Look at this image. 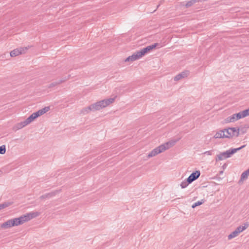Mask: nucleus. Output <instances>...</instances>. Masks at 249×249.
Listing matches in <instances>:
<instances>
[{"mask_svg":"<svg viewBox=\"0 0 249 249\" xmlns=\"http://www.w3.org/2000/svg\"><path fill=\"white\" fill-rule=\"evenodd\" d=\"M246 145H243L241 146L235 148H231L228 150H227L223 152L220 153L219 154L217 155L215 157V161L217 162L219 160H223L224 159L230 158L232 155L237 152V151L242 149L244 148Z\"/></svg>","mask_w":249,"mask_h":249,"instance_id":"f257e3e1","label":"nucleus"},{"mask_svg":"<svg viewBox=\"0 0 249 249\" xmlns=\"http://www.w3.org/2000/svg\"><path fill=\"white\" fill-rule=\"evenodd\" d=\"M114 100L115 98H110L92 104L90 105L92 108V111L99 110L103 108H105L111 103H113Z\"/></svg>","mask_w":249,"mask_h":249,"instance_id":"f03ea898","label":"nucleus"},{"mask_svg":"<svg viewBox=\"0 0 249 249\" xmlns=\"http://www.w3.org/2000/svg\"><path fill=\"white\" fill-rule=\"evenodd\" d=\"M160 46V44L158 43H155L152 45L146 46L139 51L140 54L141 55L142 57L145 55L146 53L150 52L156 48L157 47Z\"/></svg>","mask_w":249,"mask_h":249,"instance_id":"7ed1b4c3","label":"nucleus"},{"mask_svg":"<svg viewBox=\"0 0 249 249\" xmlns=\"http://www.w3.org/2000/svg\"><path fill=\"white\" fill-rule=\"evenodd\" d=\"M162 146H159L158 147L155 148L153 150H152L147 155V158H150L153 157L154 156H156L158 154H160L163 151H165L164 147H162Z\"/></svg>","mask_w":249,"mask_h":249,"instance_id":"20e7f679","label":"nucleus"},{"mask_svg":"<svg viewBox=\"0 0 249 249\" xmlns=\"http://www.w3.org/2000/svg\"><path fill=\"white\" fill-rule=\"evenodd\" d=\"M27 50V47L19 48L14 49L10 52V55L11 57L18 56L19 54L25 53Z\"/></svg>","mask_w":249,"mask_h":249,"instance_id":"39448f33","label":"nucleus"},{"mask_svg":"<svg viewBox=\"0 0 249 249\" xmlns=\"http://www.w3.org/2000/svg\"><path fill=\"white\" fill-rule=\"evenodd\" d=\"M13 227L21 225L26 222L25 217L23 215L19 217L12 219Z\"/></svg>","mask_w":249,"mask_h":249,"instance_id":"423d86ee","label":"nucleus"},{"mask_svg":"<svg viewBox=\"0 0 249 249\" xmlns=\"http://www.w3.org/2000/svg\"><path fill=\"white\" fill-rule=\"evenodd\" d=\"M142 57L141 55L140 54V53L139 51L136 52L134 53L132 55L129 56L127 57L125 60L124 62H133L137 59H140Z\"/></svg>","mask_w":249,"mask_h":249,"instance_id":"0eeeda50","label":"nucleus"},{"mask_svg":"<svg viewBox=\"0 0 249 249\" xmlns=\"http://www.w3.org/2000/svg\"><path fill=\"white\" fill-rule=\"evenodd\" d=\"M200 176V172L199 170H196L195 172H193L191 175L188 177V180L191 183L197 179Z\"/></svg>","mask_w":249,"mask_h":249,"instance_id":"6e6552de","label":"nucleus"},{"mask_svg":"<svg viewBox=\"0 0 249 249\" xmlns=\"http://www.w3.org/2000/svg\"><path fill=\"white\" fill-rule=\"evenodd\" d=\"M179 139L171 140L164 143V144H161L160 146H162V147H164L165 150H166L175 145L177 142L179 141Z\"/></svg>","mask_w":249,"mask_h":249,"instance_id":"1a4fd4ad","label":"nucleus"},{"mask_svg":"<svg viewBox=\"0 0 249 249\" xmlns=\"http://www.w3.org/2000/svg\"><path fill=\"white\" fill-rule=\"evenodd\" d=\"M190 73L189 71H184L181 73L177 74L174 78L175 81H178L183 78L187 77Z\"/></svg>","mask_w":249,"mask_h":249,"instance_id":"9d476101","label":"nucleus"},{"mask_svg":"<svg viewBox=\"0 0 249 249\" xmlns=\"http://www.w3.org/2000/svg\"><path fill=\"white\" fill-rule=\"evenodd\" d=\"M60 191H61L60 190H55V191H53L51 193H47L45 195H43L39 197V198L41 199L50 198L54 196L57 194H58L59 192H60Z\"/></svg>","mask_w":249,"mask_h":249,"instance_id":"9b49d317","label":"nucleus"},{"mask_svg":"<svg viewBox=\"0 0 249 249\" xmlns=\"http://www.w3.org/2000/svg\"><path fill=\"white\" fill-rule=\"evenodd\" d=\"M40 214V213L36 212H31L30 213H27L25 214H24V216L25 217L26 222L30 220L31 219L35 218L38 216Z\"/></svg>","mask_w":249,"mask_h":249,"instance_id":"f8f14e48","label":"nucleus"},{"mask_svg":"<svg viewBox=\"0 0 249 249\" xmlns=\"http://www.w3.org/2000/svg\"><path fill=\"white\" fill-rule=\"evenodd\" d=\"M230 129L231 127H228L221 130V131L223 132V134H225V136H226L224 137L225 138L231 139L233 137Z\"/></svg>","mask_w":249,"mask_h":249,"instance_id":"ddd939ff","label":"nucleus"},{"mask_svg":"<svg viewBox=\"0 0 249 249\" xmlns=\"http://www.w3.org/2000/svg\"><path fill=\"white\" fill-rule=\"evenodd\" d=\"M13 227L12 219L6 221L1 225V228L6 229Z\"/></svg>","mask_w":249,"mask_h":249,"instance_id":"4468645a","label":"nucleus"},{"mask_svg":"<svg viewBox=\"0 0 249 249\" xmlns=\"http://www.w3.org/2000/svg\"><path fill=\"white\" fill-rule=\"evenodd\" d=\"M249 176V168L247 170L243 172L241 175L240 179L239 180V182L244 181L248 178V176Z\"/></svg>","mask_w":249,"mask_h":249,"instance_id":"2eb2a0df","label":"nucleus"},{"mask_svg":"<svg viewBox=\"0 0 249 249\" xmlns=\"http://www.w3.org/2000/svg\"><path fill=\"white\" fill-rule=\"evenodd\" d=\"M230 130L232 137H238L239 135L240 129L239 127H231Z\"/></svg>","mask_w":249,"mask_h":249,"instance_id":"dca6fc26","label":"nucleus"},{"mask_svg":"<svg viewBox=\"0 0 249 249\" xmlns=\"http://www.w3.org/2000/svg\"><path fill=\"white\" fill-rule=\"evenodd\" d=\"M249 225L248 223H246L244 224V226H240L238 227L235 230L238 232L239 234L245 230L248 227Z\"/></svg>","mask_w":249,"mask_h":249,"instance_id":"f3484780","label":"nucleus"},{"mask_svg":"<svg viewBox=\"0 0 249 249\" xmlns=\"http://www.w3.org/2000/svg\"><path fill=\"white\" fill-rule=\"evenodd\" d=\"M231 116V117H233V119H233L234 122L237 120H238L241 118H243L240 111L238 113L233 114Z\"/></svg>","mask_w":249,"mask_h":249,"instance_id":"a211bd4d","label":"nucleus"},{"mask_svg":"<svg viewBox=\"0 0 249 249\" xmlns=\"http://www.w3.org/2000/svg\"><path fill=\"white\" fill-rule=\"evenodd\" d=\"M90 111H92V108L91 107V106H89L83 108L81 111V113H83V114H86L89 112Z\"/></svg>","mask_w":249,"mask_h":249,"instance_id":"6ab92c4d","label":"nucleus"},{"mask_svg":"<svg viewBox=\"0 0 249 249\" xmlns=\"http://www.w3.org/2000/svg\"><path fill=\"white\" fill-rule=\"evenodd\" d=\"M224 137H226L225 136V134H223V132L221 131V130L218 132H217L214 136V138L215 139L225 138Z\"/></svg>","mask_w":249,"mask_h":249,"instance_id":"aec40b11","label":"nucleus"},{"mask_svg":"<svg viewBox=\"0 0 249 249\" xmlns=\"http://www.w3.org/2000/svg\"><path fill=\"white\" fill-rule=\"evenodd\" d=\"M50 107H45L41 108V109L38 110V111L39 113L40 116H41L46 112H48L50 110Z\"/></svg>","mask_w":249,"mask_h":249,"instance_id":"412c9836","label":"nucleus"},{"mask_svg":"<svg viewBox=\"0 0 249 249\" xmlns=\"http://www.w3.org/2000/svg\"><path fill=\"white\" fill-rule=\"evenodd\" d=\"M239 233L237 232V231L234 230L232 232H231L228 236V239L230 240L231 239L233 238H234L238 236Z\"/></svg>","mask_w":249,"mask_h":249,"instance_id":"4be33fe9","label":"nucleus"},{"mask_svg":"<svg viewBox=\"0 0 249 249\" xmlns=\"http://www.w3.org/2000/svg\"><path fill=\"white\" fill-rule=\"evenodd\" d=\"M190 183H191V182L188 181V178H186L181 183L180 186L182 188H185Z\"/></svg>","mask_w":249,"mask_h":249,"instance_id":"5701e85b","label":"nucleus"},{"mask_svg":"<svg viewBox=\"0 0 249 249\" xmlns=\"http://www.w3.org/2000/svg\"><path fill=\"white\" fill-rule=\"evenodd\" d=\"M62 83H63V81H62V80H58L57 81L53 82L49 85L48 87L49 88H53V87H54L58 85H59V84Z\"/></svg>","mask_w":249,"mask_h":249,"instance_id":"b1692460","label":"nucleus"},{"mask_svg":"<svg viewBox=\"0 0 249 249\" xmlns=\"http://www.w3.org/2000/svg\"><path fill=\"white\" fill-rule=\"evenodd\" d=\"M204 202H205V200L204 199H202L200 201H198L197 202H195V203H194L192 205V208H195L197 206H200V205H202V204H203L204 203Z\"/></svg>","mask_w":249,"mask_h":249,"instance_id":"393cba45","label":"nucleus"},{"mask_svg":"<svg viewBox=\"0 0 249 249\" xmlns=\"http://www.w3.org/2000/svg\"><path fill=\"white\" fill-rule=\"evenodd\" d=\"M242 118H245L249 115V108L240 111Z\"/></svg>","mask_w":249,"mask_h":249,"instance_id":"a878e982","label":"nucleus"},{"mask_svg":"<svg viewBox=\"0 0 249 249\" xmlns=\"http://www.w3.org/2000/svg\"><path fill=\"white\" fill-rule=\"evenodd\" d=\"M13 204V202H4L3 203L0 204L2 209L10 206Z\"/></svg>","mask_w":249,"mask_h":249,"instance_id":"bb28decb","label":"nucleus"},{"mask_svg":"<svg viewBox=\"0 0 249 249\" xmlns=\"http://www.w3.org/2000/svg\"><path fill=\"white\" fill-rule=\"evenodd\" d=\"M36 118H35V115L33 113H32L31 115H30L27 119L28 120V121L31 123L33 121H34Z\"/></svg>","mask_w":249,"mask_h":249,"instance_id":"cd10ccee","label":"nucleus"},{"mask_svg":"<svg viewBox=\"0 0 249 249\" xmlns=\"http://www.w3.org/2000/svg\"><path fill=\"white\" fill-rule=\"evenodd\" d=\"M6 146L5 145H2L1 146H0V154H4L6 152Z\"/></svg>","mask_w":249,"mask_h":249,"instance_id":"c85d7f7f","label":"nucleus"},{"mask_svg":"<svg viewBox=\"0 0 249 249\" xmlns=\"http://www.w3.org/2000/svg\"><path fill=\"white\" fill-rule=\"evenodd\" d=\"M194 4H195L193 2V0H191L190 1H188L185 4V6L186 8H188L192 6Z\"/></svg>","mask_w":249,"mask_h":249,"instance_id":"c756f323","label":"nucleus"},{"mask_svg":"<svg viewBox=\"0 0 249 249\" xmlns=\"http://www.w3.org/2000/svg\"><path fill=\"white\" fill-rule=\"evenodd\" d=\"M232 119H233V117H231V116L227 117L225 119V123H230V122H234V121H233Z\"/></svg>","mask_w":249,"mask_h":249,"instance_id":"7c9ffc66","label":"nucleus"},{"mask_svg":"<svg viewBox=\"0 0 249 249\" xmlns=\"http://www.w3.org/2000/svg\"><path fill=\"white\" fill-rule=\"evenodd\" d=\"M21 123H22V126L24 127L26 125H28L30 124V122L28 121V120L26 119L25 121L21 122Z\"/></svg>","mask_w":249,"mask_h":249,"instance_id":"2f4dec72","label":"nucleus"},{"mask_svg":"<svg viewBox=\"0 0 249 249\" xmlns=\"http://www.w3.org/2000/svg\"><path fill=\"white\" fill-rule=\"evenodd\" d=\"M16 127H17L18 129H21L23 127V126H22V123H21V122L17 124V125H16Z\"/></svg>","mask_w":249,"mask_h":249,"instance_id":"473e14b6","label":"nucleus"},{"mask_svg":"<svg viewBox=\"0 0 249 249\" xmlns=\"http://www.w3.org/2000/svg\"><path fill=\"white\" fill-rule=\"evenodd\" d=\"M212 152H213V151L212 150H210V151H206L205 152L203 153L205 155H212Z\"/></svg>","mask_w":249,"mask_h":249,"instance_id":"72a5a7b5","label":"nucleus"},{"mask_svg":"<svg viewBox=\"0 0 249 249\" xmlns=\"http://www.w3.org/2000/svg\"><path fill=\"white\" fill-rule=\"evenodd\" d=\"M33 114H34L35 117V118H36V119L37 118H38V117L40 116L38 111H37L35 112H34Z\"/></svg>","mask_w":249,"mask_h":249,"instance_id":"f704fd0d","label":"nucleus"},{"mask_svg":"<svg viewBox=\"0 0 249 249\" xmlns=\"http://www.w3.org/2000/svg\"><path fill=\"white\" fill-rule=\"evenodd\" d=\"M70 77V75H69L68 76V77H65L63 78V79H60V80L63 81V82H64L67 81V80H68L69 79Z\"/></svg>","mask_w":249,"mask_h":249,"instance_id":"c9c22d12","label":"nucleus"},{"mask_svg":"<svg viewBox=\"0 0 249 249\" xmlns=\"http://www.w3.org/2000/svg\"><path fill=\"white\" fill-rule=\"evenodd\" d=\"M227 166H228V164H227V163H224V164L223 165V166H222V168H223V169H225L227 167Z\"/></svg>","mask_w":249,"mask_h":249,"instance_id":"e433bc0d","label":"nucleus"},{"mask_svg":"<svg viewBox=\"0 0 249 249\" xmlns=\"http://www.w3.org/2000/svg\"><path fill=\"white\" fill-rule=\"evenodd\" d=\"M194 3L200 1V0H193Z\"/></svg>","mask_w":249,"mask_h":249,"instance_id":"4c0bfd02","label":"nucleus"},{"mask_svg":"<svg viewBox=\"0 0 249 249\" xmlns=\"http://www.w3.org/2000/svg\"><path fill=\"white\" fill-rule=\"evenodd\" d=\"M160 3L159 5H158L157 6L156 9L153 12H152V13L154 12L159 7V6H160Z\"/></svg>","mask_w":249,"mask_h":249,"instance_id":"58836bf2","label":"nucleus"},{"mask_svg":"<svg viewBox=\"0 0 249 249\" xmlns=\"http://www.w3.org/2000/svg\"><path fill=\"white\" fill-rule=\"evenodd\" d=\"M163 2H164V0H160V4H161V3H162Z\"/></svg>","mask_w":249,"mask_h":249,"instance_id":"ea45409f","label":"nucleus"},{"mask_svg":"<svg viewBox=\"0 0 249 249\" xmlns=\"http://www.w3.org/2000/svg\"><path fill=\"white\" fill-rule=\"evenodd\" d=\"M242 133L243 134V133H245V131L244 130H242Z\"/></svg>","mask_w":249,"mask_h":249,"instance_id":"a19ab883","label":"nucleus"},{"mask_svg":"<svg viewBox=\"0 0 249 249\" xmlns=\"http://www.w3.org/2000/svg\"><path fill=\"white\" fill-rule=\"evenodd\" d=\"M223 173V171H221L220 172V174H222Z\"/></svg>","mask_w":249,"mask_h":249,"instance_id":"79ce46f5","label":"nucleus"}]
</instances>
